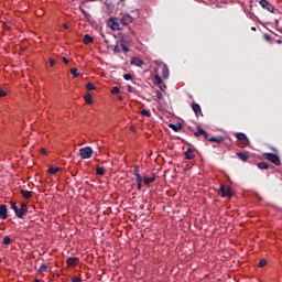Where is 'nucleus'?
<instances>
[{
	"instance_id": "obj_31",
	"label": "nucleus",
	"mask_w": 282,
	"mask_h": 282,
	"mask_svg": "<svg viewBox=\"0 0 282 282\" xmlns=\"http://www.w3.org/2000/svg\"><path fill=\"white\" fill-rule=\"evenodd\" d=\"M141 116H145V118H151V110H147V109L141 110Z\"/></svg>"
},
{
	"instance_id": "obj_13",
	"label": "nucleus",
	"mask_w": 282,
	"mask_h": 282,
	"mask_svg": "<svg viewBox=\"0 0 282 282\" xmlns=\"http://www.w3.org/2000/svg\"><path fill=\"white\" fill-rule=\"evenodd\" d=\"M109 25L111 30H120V23L116 22V18L109 19Z\"/></svg>"
},
{
	"instance_id": "obj_30",
	"label": "nucleus",
	"mask_w": 282,
	"mask_h": 282,
	"mask_svg": "<svg viewBox=\"0 0 282 282\" xmlns=\"http://www.w3.org/2000/svg\"><path fill=\"white\" fill-rule=\"evenodd\" d=\"M86 89H87V91H95L96 86H94L93 83H88V84L86 85Z\"/></svg>"
},
{
	"instance_id": "obj_42",
	"label": "nucleus",
	"mask_w": 282,
	"mask_h": 282,
	"mask_svg": "<svg viewBox=\"0 0 282 282\" xmlns=\"http://www.w3.org/2000/svg\"><path fill=\"white\" fill-rule=\"evenodd\" d=\"M127 91H128L129 94H133V87H131V85H128V86H127Z\"/></svg>"
},
{
	"instance_id": "obj_45",
	"label": "nucleus",
	"mask_w": 282,
	"mask_h": 282,
	"mask_svg": "<svg viewBox=\"0 0 282 282\" xmlns=\"http://www.w3.org/2000/svg\"><path fill=\"white\" fill-rule=\"evenodd\" d=\"M72 282H82V280L78 276H74V278H72Z\"/></svg>"
},
{
	"instance_id": "obj_40",
	"label": "nucleus",
	"mask_w": 282,
	"mask_h": 282,
	"mask_svg": "<svg viewBox=\"0 0 282 282\" xmlns=\"http://www.w3.org/2000/svg\"><path fill=\"white\" fill-rule=\"evenodd\" d=\"M8 95V93L3 89H0V98H6V96Z\"/></svg>"
},
{
	"instance_id": "obj_10",
	"label": "nucleus",
	"mask_w": 282,
	"mask_h": 282,
	"mask_svg": "<svg viewBox=\"0 0 282 282\" xmlns=\"http://www.w3.org/2000/svg\"><path fill=\"white\" fill-rule=\"evenodd\" d=\"M0 219H8V206L0 205Z\"/></svg>"
},
{
	"instance_id": "obj_11",
	"label": "nucleus",
	"mask_w": 282,
	"mask_h": 282,
	"mask_svg": "<svg viewBox=\"0 0 282 282\" xmlns=\"http://www.w3.org/2000/svg\"><path fill=\"white\" fill-rule=\"evenodd\" d=\"M192 109H193L195 116H197V117L204 116L202 113V106H199V104H192Z\"/></svg>"
},
{
	"instance_id": "obj_8",
	"label": "nucleus",
	"mask_w": 282,
	"mask_h": 282,
	"mask_svg": "<svg viewBox=\"0 0 282 282\" xmlns=\"http://www.w3.org/2000/svg\"><path fill=\"white\" fill-rule=\"evenodd\" d=\"M205 140H208V142H217V144H221V142H224L225 138L224 137H212L208 139V132L205 131V134H203Z\"/></svg>"
},
{
	"instance_id": "obj_44",
	"label": "nucleus",
	"mask_w": 282,
	"mask_h": 282,
	"mask_svg": "<svg viewBox=\"0 0 282 282\" xmlns=\"http://www.w3.org/2000/svg\"><path fill=\"white\" fill-rule=\"evenodd\" d=\"M48 63L51 67H54L56 65V61L54 59H50Z\"/></svg>"
},
{
	"instance_id": "obj_2",
	"label": "nucleus",
	"mask_w": 282,
	"mask_h": 282,
	"mask_svg": "<svg viewBox=\"0 0 282 282\" xmlns=\"http://www.w3.org/2000/svg\"><path fill=\"white\" fill-rule=\"evenodd\" d=\"M91 155H94V150L91 149V147L79 149V156L82 158V160H89Z\"/></svg>"
},
{
	"instance_id": "obj_21",
	"label": "nucleus",
	"mask_w": 282,
	"mask_h": 282,
	"mask_svg": "<svg viewBox=\"0 0 282 282\" xmlns=\"http://www.w3.org/2000/svg\"><path fill=\"white\" fill-rule=\"evenodd\" d=\"M90 43H94V37L89 34L84 35V44L89 45Z\"/></svg>"
},
{
	"instance_id": "obj_7",
	"label": "nucleus",
	"mask_w": 282,
	"mask_h": 282,
	"mask_svg": "<svg viewBox=\"0 0 282 282\" xmlns=\"http://www.w3.org/2000/svg\"><path fill=\"white\" fill-rule=\"evenodd\" d=\"M133 21V17L129 15V14H123L120 19L119 22L121 23V25H129L131 24V22Z\"/></svg>"
},
{
	"instance_id": "obj_15",
	"label": "nucleus",
	"mask_w": 282,
	"mask_h": 282,
	"mask_svg": "<svg viewBox=\"0 0 282 282\" xmlns=\"http://www.w3.org/2000/svg\"><path fill=\"white\" fill-rule=\"evenodd\" d=\"M206 134V130H204V128H202V126H197V131L194 132L195 138H199L200 135Z\"/></svg>"
},
{
	"instance_id": "obj_34",
	"label": "nucleus",
	"mask_w": 282,
	"mask_h": 282,
	"mask_svg": "<svg viewBox=\"0 0 282 282\" xmlns=\"http://www.w3.org/2000/svg\"><path fill=\"white\" fill-rule=\"evenodd\" d=\"M45 270H47V264L43 263L40 269L37 270V272L41 274L43 272H45Z\"/></svg>"
},
{
	"instance_id": "obj_36",
	"label": "nucleus",
	"mask_w": 282,
	"mask_h": 282,
	"mask_svg": "<svg viewBox=\"0 0 282 282\" xmlns=\"http://www.w3.org/2000/svg\"><path fill=\"white\" fill-rule=\"evenodd\" d=\"M133 175H134V177L140 176V166L137 165V166L134 167Z\"/></svg>"
},
{
	"instance_id": "obj_51",
	"label": "nucleus",
	"mask_w": 282,
	"mask_h": 282,
	"mask_svg": "<svg viewBox=\"0 0 282 282\" xmlns=\"http://www.w3.org/2000/svg\"><path fill=\"white\" fill-rule=\"evenodd\" d=\"M250 10H252V0H250V6H249Z\"/></svg>"
},
{
	"instance_id": "obj_47",
	"label": "nucleus",
	"mask_w": 282,
	"mask_h": 282,
	"mask_svg": "<svg viewBox=\"0 0 282 282\" xmlns=\"http://www.w3.org/2000/svg\"><path fill=\"white\" fill-rule=\"evenodd\" d=\"M63 63H65V65H69V59H67V57H63Z\"/></svg>"
},
{
	"instance_id": "obj_9",
	"label": "nucleus",
	"mask_w": 282,
	"mask_h": 282,
	"mask_svg": "<svg viewBox=\"0 0 282 282\" xmlns=\"http://www.w3.org/2000/svg\"><path fill=\"white\" fill-rule=\"evenodd\" d=\"M78 261H80V259H78V257H70L66 260V263H67L68 268H74L75 265H78Z\"/></svg>"
},
{
	"instance_id": "obj_26",
	"label": "nucleus",
	"mask_w": 282,
	"mask_h": 282,
	"mask_svg": "<svg viewBox=\"0 0 282 282\" xmlns=\"http://www.w3.org/2000/svg\"><path fill=\"white\" fill-rule=\"evenodd\" d=\"M3 246H10L12 243V239L9 236H6L2 241Z\"/></svg>"
},
{
	"instance_id": "obj_49",
	"label": "nucleus",
	"mask_w": 282,
	"mask_h": 282,
	"mask_svg": "<svg viewBox=\"0 0 282 282\" xmlns=\"http://www.w3.org/2000/svg\"><path fill=\"white\" fill-rule=\"evenodd\" d=\"M42 155H47V151L45 149L41 150Z\"/></svg>"
},
{
	"instance_id": "obj_5",
	"label": "nucleus",
	"mask_w": 282,
	"mask_h": 282,
	"mask_svg": "<svg viewBox=\"0 0 282 282\" xmlns=\"http://www.w3.org/2000/svg\"><path fill=\"white\" fill-rule=\"evenodd\" d=\"M261 8H263V10H268V12H272L274 13V6H272L270 2H268V0H260L259 1Z\"/></svg>"
},
{
	"instance_id": "obj_3",
	"label": "nucleus",
	"mask_w": 282,
	"mask_h": 282,
	"mask_svg": "<svg viewBox=\"0 0 282 282\" xmlns=\"http://www.w3.org/2000/svg\"><path fill=\"white\" fill-rule=\"evenodd\" d=\"M265 160H269V162H272V164H275V166H281V158L274 153H264L263 154Z\"/></svg>"
},
{
	"instance_id": "obj_19",
	"label": "nucleus",
	"mask_w": 282,
	"mask_h": 282,
	"mask_svg": "<svg viewBox=\"0 0 282 282\" xmlns=\"http://www.w3.org/2000/svg\"><path fill=\"white\" fill-rule=\"evenodd\" d=\"M237 158H239V160H241L242 162H248V153L246 152H238Z\"/></svg>"
},
{
	"instance_id": "obj_22",
	"label": "nucleus",
	"mask_w": 282,
	"mask_h": 282,
	"mask_svg": "<svg viewBox=\"0 0 282 282\" xmlns=\"http://www.w3.org/2000/svg\"><path fill=\"white\" fill-rule=\"evenodd\" d=\"M258 169H260L261 171H263V170L270 169V166H269L268 163H265V162H260V163H258Z\"/></svg>"
},
{
	"instance_id": "obj_28",
	"label": "nucleus",
	"mask_w": 282,
	"mask_h": 282,
	"mask_svg": "<svg viewBox=\"0 0 282 282\" xmlns=\"http://www.w3.org/2000/svg\"><path fill=\"white\" fill-rule=\"evenodd\" d=\"M79 12H82V14H84L85 19H87V21H89V13H87V11H85V9H83V7H79Z\"/></svg>"
},
{
	"instance_id": "obj_17",
	"label": "nucleus",
	"mask_w": 282,
	"mask_h": 282,
	"mask_svg": "<svg viewBox=\"0 0 282 282\" xmlns=\"http://www.w3.org/2000/svg\"><path fill=\"white\" fill-rule=\"evenodd\" d=\"M170 73H169V66L166 64L163 65L162 67V78H169Z\"/></svg>"
},
{
	"instance_id": "obj_4",
	"label": "nucleus",
	"mask_w": 282,
	"mask_h": 282,
	"mask_svg": "<svg viewBox=\"0 0 282 282\" xmlns=\"http://www.w3.org/2000/svg\"><path fill=\"white\" fill-rule=\"evenodd\" d=\"M28 215V204L21 203L20 207H18V210H15V216L18 219H23Z\"/></svg>"
},
{
	"instance_id": "obj_35",
	"label": "nucleus",
	"mask_w": 282,
	"mask_h": 282,
	"mask_svg": "<svg viewBox=\"0 0 282 282\" xmlns=\"http://www.w3.org/2000/svg\"><path fill=\"white\" fill-rule=\"evenodd\" d=\"M70 74H73V76L75 78H78V69L77 68H70Z\"/></svg>"
},
{
	"instance_id": "obj_54",
	"label": "nucleus",
	"mask_w": 282,
	"mask_h": 282,
	"mask_svg": "<svg viewBox=\"0 0 282 282\" xmlns=\"http://www.w3.org/2000/svg\"><path fill=\"white\" fill-rule=\"evenodd\" d=\"M251 30H257V29L252 28Z\"/></svg>"
},
{
	"instance_id": "obj_38",
	"label": "nucleus",
	"mask_w": 282,
	"mask_h": 282,
	"mask_svg": "<svg viewBox=\"0 0 282 282\" xmlns=\"http://www.w3.org/2000/svg\"><path fill=\"white\" fill-rule=\"evenodd\" d=\"M123 78H124V80H132L133 75H131V74H124V75H123Z\"/></svg>"
},
{
	"instance_id": "obj_14",
	"label": "nucleus",
	"mask_w": 282,
	"mask_h": 282,
	"mask_svg": "<svg viewBox=\"0 0 282 282\" xmlns=\"http://www.w3.org/2000/svg\"><path fill=\"white\" fill-rule=\"evenodd\" d=\"M153 182H155V174H152L151 177H143V184H145V186H149V184H153Z\"/></svg>"
},
{
	"instance_id": "obj_12",
	"label": "nucleus",
	"mask_w": 282,
	"mask_h": 282,
	"mask_svg": "<svg viewBox=\"0 0 282 282\" xmlns=\"http://www.w3.org/2000/svg\"><path fill=\"white\" fill-rule=\"evenodd\" d=\"M131 65H134L135 67H142V65H144V61H142V58L139 57H132Z\"/></svg>"
},
{
	"instance_id": "obj_43",
	"label": "nucleus",
	"mask_w": 282,
	"mask_h": 282,
	"mask_svg": "<svg viewBox=\"0 0 282 282\" xmlns=\"http://www.w3.org/2000/svg\"><path fill=\"white\" fill-rule=\"evenodd\" d=\"M121 48L123 52H129V46L121 44Z\"/></svg>"
},
{
	"instance_id": "obj_23",
	"label": "nucleus",
	"mask_w": 282,
	"mask_h": 282,
	"mask_svg": "<svg viewBox=\"0 0 282 282\" xmlns=\"http://www.w3.org/2000/svg\"><path fill=\"white\" fill-rule=\"evenodd\" d=\"M84 98L87 105H94V100H91V94H87Z\"/></svg>"
},
{
	"instance_id": "obj_1",
	"label": "nucleus",
	"mask_w": 282,
	"mask_h": 282,
	"mask_svg": "<svg viewBox=\"0 0 282 282\" xmlns=\"http://www.w3.org/2000/svg\"><path fill=\"white\" fill-rule=\"evenodd\" d=\"M235 137L237 138L238 142L242 144V149H245V147H250V139H248V135H246V133L237 132Z\"/></svg>"
},
{
	"instance_id": "obj_46",
	"label": "nucleus",
	"mask_w": 282,
	"mask_h": 282,
	"mask_svg": "<svg viewBox=\"0 0 282 282\" xmlns=\"http://www.w3.org/2000/svg\"><path fill=\"white\" fill-rule=\"evenodd\" d=\"M263 39H264L265 41H271L270 35H269V34H267V33H264Z\"/></svg>"
},
{
	"instance_id": "obj_29",
	"label": "nucleus",
	"mask_w": 282,
	"mask_h": 282,
	"mask_svg": "<svg viewBox=\"0 0 282 282\" xmlns=\"http://www.w3.org/2000/svg\"><path fill=\"white\" fill-rule=\"evenodd\" d=\"M154 83L156 85H162V83H163L162 77L160 75H155L154 76Z\"/></svg>"
},
{
	"instance_id": "obj_37",
	"label": "nucleus",
	"mask_w": 282,
	"mask_h": 282,
	"mask_svg": "<svg viewBox=\"0 0 282 282\" xmlns=\"http://www.w3.org/2000/svg\"><path fill=\"white\" fill-rule=\"evenodd\" d=\"M112 52H115V54L120 53V47H118V44L112 46Z\"/></svg>"
},
{
	"instance_id": "obj_33",
	"label": "nucleus",
	"mask_w": 282,
	"mask_h": 282,
	"mask_svg": "<svg viewBox=\"0 0 282 282\" xmlns=\"http://www.w3.org/2000/svg\"><path fill=\"white\" fill-rule=\"evenodd\" d=\"M111 94L115 95V96L120 94V87H118V86L112 87Z\"/></svg>"
},
{
	"instance_id": "obj_48",
	"label": "nucleus",
	"mask_w": 282,
	"mask_h": 282,
	"mask_svg": "<svg viewBox=\"0 0 282 282\" xmlns=\"http://www.w3.org/2000/svg\"><path fill=\"white\" fill-rule=\"evenodd\" d=\"M138 191H142V183H137Z\"/></svg>"
},
{
	"instance_id": "obj_41",
	"label": "nucleus",
	"mask_w": 282,
	"mask_h": 282,
	"mask_svg": "<svg viewBox=\"0 0 282 282\" xmlns=\"http://www.w3.org/2000/svg\"><path fill=\"white\" fill-rule=\"evenodd\" d=\"M142 175H140V176H135V182H137V184H142Z\"/></svg>"
},
{
	"instance_id": "obj_25",
	"label": "nucleus",
	"mask_w": 282,
	"mask_h": 282,
	"mask_svg": "<svg viewBox=\"0 0 282 282\" xmlns=\"http://www.w3.org/2000/svg\"><path fill=\"white\" fill-rule=\"evenodd\" d=\"M9 204L11 206V210H13V213H17V210L19 209V206H17V203L13 200H10Z\"/></svg>"
},
{
	"instance_id": "obj_39",
	"label": "nucleus",
	"mask_w": 282,
	"mask_h": 282,
	"mask_svg": "<svg viewBox=\"0 0 282 282\" xmlns=\"http://www.w3.org/2000/svg\"><path fill=\"white\" fill-rule=\"evenodd\" d=\"M155 95H156L158 100H162V96H163L162 91L156 90Z\"/></svg>"
},
{
	"instance_id": "obj_53",
	"label": "nucleus",
	"mask_w": 282,
	"mask_h": 282,
	"mask_svg": "<svg viewBox=\"0 0 282 282\" xmlns=\"http://www.w3.org/2000/svg\"><path fill=\"white\" fill-rule=\"evenodd\" d=\"M119 100H122V97H119Z\"/></svg>"
},
{
	"instance_id": "obj_50",
	"label": "nucleus",
	"mask_w": 282,
	"mask_h": 282,
	"mask_svg": "<svg viewBox=\"0 0 282 282\" xmlns=\"http://www.w3.org/2000/svg\"><path fill=\"white\" fill-rule=\"evenodd\" d=\"M63 28H64L65 30H68V29H69V26H68L67 24H63Z\"/></svg>"
},
{
	"instance_id": "obj_27",
	"label": "nucleus",
	"mask_w": 282,
	"mask_h": 282,
	"mask_svg": "<svg viewBox=\"0 0 282 282\" xmlns=\"http://www.w3.org/2000/svg\"><path fill=\"white\" fill-rule=\"evenodd\" d=\"M96 175H105V169L104 167H100V166H97L96 167Z\"/></svg>"
},
{
	"instance_id": "obj_24",
	"label": "nucleus",
	"mask_w": 282,
	"mask_h": 282,
	"mask_svg": "<svg viewBox=\"0 0 282 282\" xmlns=\"http://www.w3.org/2000/svg\"><path fill=\"white\" fill-rule=\"evenodd\" d=\"M58 171H61V167H50L48 169V173L50 175H56V173H58Z\"/></svg>"
},
{
	"instance_id": "obj_16",
	"label": "nucleus",
	"mask_w": 282,
	"mask_h": 282,
	"mask_svg": "<svg viewBox=\"0 0 282 282\" xmlns=\"http://www.w3.org/2000/svg\"><path fill=\"white\" fill-rule=\"evenodd\" d=\"M185 160H195V153L193 152V149H188L185 152Z\"/></svg>"
},
{
	"instance_id": "obj_20",
	"label": "nucleus",
	"mask_w": 282,
	"mask_h": 282,
	"mask_svg": "<svg viewBox=\"0 0 282 282\" xmlns=\"http://www.w3.org/2000/svg\"><path fill=\"white\" fill-rule=\"evenodd\" d=\"M20 194L22 195V197H23L24 199H31V198H32V192H30V191L22 189V191L20 192Z\"/></svg>"
},
{
	"instance_id": "obj_6",
	"label": "nucleus",
	"mask_w": 282,
	"mask_h": 282,
	"mask_svg": "<svg viewBox=\"0 0 282 282\" xmlns=\"http://www.w3.org/2000/svg\"><path fill=\"white\" fill-rule=\"evenodd\" d=\"M219 191L221 193V197H232V189H230V187L220 185Z\"/></svg>"
},
{
	"instance_id": "obj_32",
	"label": "nucleus",
	"mask_w": 282,
	"mask_h": 282,
	"mask_svg": "<svg viewBox=\"0 0 282 282\" xmlns=\"http://www.w3.org/2000/svg\"><path fill=\"white\" fill-rule=\"evenodd\" d=\"M265 265H268V260H260L259 263H258V268H265Z\"/></svg>"
},
{
	"instance_id": "obj_18",
	"label": "nucleus",
	"mask_w": 282,
	"mask_h": 282,
	"mask_svg": "<svg viewBox=\"0 0 282 282\" xmlns=\"http://www.w3.org/2000/svg\"><path fill=\"white\" fill-rule=\"evenodd\" d=\"M170 129L174 130L175 132L182 131V123H170Z\"/></svg>"
},
{
	"instance_id": "obj_55",
	"label": "nucleus",
	"mask_w": 282,
	"mask_h": 282,
	"mask_svg": "<svg viewBox=\"0 0 282 282\" xmlns=\"http://www.w3.org/2000/svg\"><path fill=\"white\" fill-rule=\"evenodd\" d=\"M0 263H1V258H0Z\"/></svg>"
},
{
	"instance_id": "obj_52",
	"label": "nucleus",
	"mask_w": 282,
	"mask_h": 282,
	"mask_svg": "<svg viewBox=\"0 0 282 282\" xmlns=\"http://www.w3.org/2000/svg\"><path fill=\"white\" fill-rule=\"evenodd\" d=\"M86 1H88V2H93V1H97V0H86Z\"/></svg>"
}]
</instances>
